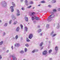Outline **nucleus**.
I'll return each mask as SVG.
<instances>
[{
  "mask_svg": "<svg viewBox=\"0 0 60 60\" xmlns=\"http://www.w3.org/2000/svg\"><path fill=\"white\" fill-rule=\"evenodd\" d=\"M42 44H43V42H42L40 43V47H41V46H42Z\"/></svg>",
  "mask_w": 60,
  "mask_h": 60,
  "instance_id": "nucleus-27",
  "label": "nucleus"
},
{
  "mask_svg": "<svg viewBox=\"0 0 60 60\" xmlns=\"http://www.w3.org/2000/svg\"><path fill=\"white\" fill-rule=\"evenodd\" d=\"M47 54V52L46 51H44L42 53V54L43 55H45Z\"/></svg>",
  "mask_w": 60,
  "mask_h": 60,
  "instance_id": "nucleus-7",
  "label": "nucleus"
},
{
  "mask_svg": "<svg viewBox=\"0 0 60 60\" xmlns=\"http://www.w3.org/2000/svg\"><path fill=\"white\" fill-rule=\"evenodd\" d=\"M49 60H52V58H50L49 59Z\"/></svg>",
  "mask_w": 60,
  "mask_h": 60,
  "instance_id": "nucleus-54",
  "label": "nucleus"
},
{
  "mask_svg": "<svg viewBox=\"0 0 60 60\" xmlns=\"http://www.w3.org/2000/svg\"><path fill=\"white\" fill-rule=\"evenodd\" d=\"M11 22H12V20H10V21L9 22V24H11Z\"/></svg>",
  "mask_w": 60,
  "mask_h": 60,
  "instance_id": "nucleus-29",
  "label": "nucleus"
},
{
  "mask_svg": "<svg viewBox=\"0 0 60 60\" xmlns=\"http://www.w3.org/2000/svg\"><path fill=\"white\" fill-rule=\"evenodd\" d=\"M38 51V50L37 49H35L33 50L32 52V53H34L35 52H37Z\"/></svg>",
  "mask_w": 60,
  "mask_h": 60,
  "instance_id": "nucleus-11",
  "label": "nucleus"
},
{
  "mask_svg": "<svg viewBox=\"0 0 60 60\" xmlns=\"http://www.w3.org/2000/svg\"><path fill=\"white\" fill-rule=\"evenodd\" d=\"M50 13L51 14H54V13L52 12H50Z\"/></svg>",
  "mask_w": 60,
  "mask_h": 60,
  "instance_id": "nucleus-41",
  "label": "nucleus"
},
{
  "mask_svg": "<svg viewBox=\"0 0 60 60\" xmlns=\"http://www.w3.org/2000/svg\"><path fill=\"white\" fill-rule=\"evenodd\" d=\"M15 46H17L18 47L19 46V44L17 43L16 44H15Z\"/></svg>",
  "mask_w": 60,
  "mask_h": 60,
  "instance_id": "nucleus-12",
  "label": "nucleus"
},
{
  "mask_svg": "<svg viewBox=\"0 0 60 60\" xmlns=\"http://www.w3.org/2000/svg\"><path fill=\"white\" fill-rule=\"evenodd\" d=\"M38 33H40V32H41V29H39L38 30Z\"/></svg>",
  "mask_w": 60,
  "mask_h": 60,
  "instance_id": "nucleus-26",
  "label": "nucleus"
},
{
  "mask_svg": "<svg viewBox=\"0 0 60 60\" xmlns=\"http://www.w3.org/2000/svg\"><path fill=\"white\" fill-rule=\"evenodd\" d=\"M59 27H60V26H59V23H58L57 25L56 28H59Z\"/></svg>",
  "mask_w": 60,
  "mask_h": 60,
  "instance_id": "nucleus-19",
  "label": "nucleus"
},
{
  "mask_svg": "<svg viewBox=\"0 0 60 60\" xmlns=\"http://www.w3.org/2000/svg\"><path fill=\"white\" fill-rule=\"evenodd\" d=\"M18 23L17 21H16L14 22L13 23V24L14 25H16L17 24V23Z\"/></svg>",
  "mask_w": 60,
  "mask_h": 60,
  "instance_id": "nucleus-15",
  "label": "nucleus"
},
{
  "mask_svg": "<svg viewBox=\"0 0 60 60\" xmlns=\"http://www.w3.org/2000/svg\"><path fill=\"white\" fill-rule=\"evenodd\" d=\"M41 50V49H43V47H41L40 48Z\"/></svg>",
  "mask_w": 60,
  "mask_h": 60,
  "instance_id": "nucleus-49",
  "label": "nucleus"
},
{
  "mask_svg": "<svg viewBox=\"0 0 60 60\" xmlns=\"http://www.w3.org/2000/svg\"><path fill=\"white\" fill-rule=\"evenodd\" d=\"M22 40H23V38H21V41H22Z\"/></svg>",
  "mask_w": 60,
  "mask_h": 60,
  "instance_id": "nucleus-50",
  "label": "nucleus"
},
{
  "mask_svg": "<svg viewBox=\"0 0 60 60\" xmlns=\"http://www.w3.org/2000/svg\"><path fill=\"white\" fill-rule=\"evenodd\" d=\"M56 9H54L53 10V12H56Z\"/></svg>",
  "mask_w": 60,
  "mask_h": 60,
  "instance_id": "nucleus-34",
  "label": "nucleus"
},
{
  "mask_svg": "<svg viewBox=\"0 0 60 60\" xmlns=\"http://www.w3.org/2000/svg\"><path fill=\"white\" fill-rule=\"evenodd\" d=\"M16 15L17 16H19V15H20V14L19 13H17L16 14Z\"/></svg>",
  "mask_w": 60,
  "mask_h": 60,
  "instance_id": "nucleus-42",
  "label": "nucleus"
},
{
  "mask_svg": "<svg viewBox=\"0 0 60 60\" xmlns=\"http://www.w3.org/2000/svg\"><path fill=\"white\" fill-rule=\"evenodd\" d=\"M0 4L2 5L3 7H5L7 5V3L5 1H2L1 2Z\"/></svg>",
  "mask_w": 60,
  "mask_h": 60,
  "instance_id": "nucleus-1",
  "label": "nucleus"
},
{
  "mask_svg": "<svg viewBox=\"0 0 60 60\" xmlns=\"http://www.w3.org/2000/svg\"><path fill=\"white\" fill-rule=\"evenodd\" d=\"M11 17H12V19H13L14 20H15V19H17V18L15 17V16H14V15H12Z\"/></svg>",
  "mask_w": 60,
  "mask_h": 60,
  "instance_id": "nucleus-9",
  "label": "nucleus"
},
{
  "mask_svg": "<svg viewBox=\"0 0 60 60\" xmlns=\"http://www.w3.org/2000/svg\"><path fill=\"white\" fill-rule=\"evenodd\" d=\"M34 23H36V21H34Z\"/></svg>",
  "mask_w": 60,
  "mask_h": 60,
  "instance_id": "nucleus-57",
  "label": "nucleus"
},
{
  "mask_svg": "<svg viewBox=\"0 0 60 60\" xmlns=\"http://www.w3.org/2000/svg\"><path fill=\"white\" fill-rule=\"evenodd\" d=\"M22 10H25V8H22Z\"/></svg>",
  "mask_w": 60,
  "mask_h": 60,
  "instance_id": "nucleus-45",
  "label": "nucleus"
},
{
  "mask_svg": "<svg viewBox=\"0 0 60 60\" xmlns=\"http://www.w3.org/2000/svg\"><path fill=\"white\" fill-rule=\"evenodd\" d=\"M46 40H48V38H46Z\"/></svg>",
  "mask_w": 60,
  "mask_h": 60,
  "instance_id": "nucleus-59",
  "label": "nucleus"
},
{
  "mask_svg": "<svg viewBox=\"0 0 60 60\" xmlns=\"http://www.w3.org/2000/svg\"><path fill=\"white\" fill-rule=\"evenodd\" d=\"M11 48L13 50V46H11Z\"/></svg>",
  "mask_w": 60,
  "mask_h": 60,
  "instance_id": "nucleus-48",
  "label": "nucleus"
},
{
  "mask_svg": "<svg viewBox=\"0 0 60 60\" xmlns=\"http://www.w3.org/2000/svg\"><path fill=\"white\" fill-rule=\"evenodd\" d=\"M1 20H0V23H1Z\"/></svg>",
  "mask_w": 60,
  "mask_h": 60,
  "instance_id": "nucleus-58",
  "label": "nucleus"
},
{
  "mask_svg": "<svg viewBox=\"0 0 60 60\" xmlns=\"http://www.w3.org/2000/svg\"><path fill=\"white\" fill-rule=\"evenodd\" d=\"M26 41H27V42H29L30 41V40H29L28 38H26Z\"/></svg>",
  "mask_w": 60,
  "mask_h": 60,
  "instance_id": "nucleus-22",
  "label": "nucleus"
},
{
  "mask_svg": "<svg viewBox=\"0 0 60 60\" xmlns=\"http://www.w3.org/2000/svg\"><path fill=\"white\" fill-rule=\"evenodd\" d=\"M2 43H3V41H2L0 42V45H2Z\"/></svg>",
  "mask_w": 60,
  "mask_h": 60,
  "instance_id": "nucleus-36",
  "label": "nucleus"
},
{
  "mask_svg": "<svg viewBox=\"0 0 60 60\" xmlns=\"http://www.w3.org/2000/svg\"><path fill=\"white\" fill-rule=\"evenodd\" d=\"M27 49H26V48H25V49H24V51H25V52H26V51H27Z\"/></svg>",
  "mask_w": 60,
  "mask_h": 60,
  "instance_id": "nucleus-30",
  "label": "nucleus"
},
{
  "mask_svg": "<svg viewBox=\"0 0 60 60\" xmlns=\"http://www.w3.org/2000/svg\"><path fill=\"white\" fill-rule=\"evenodd\" d=\"M52 52V50H49V53H51Z\"/></svg>",
  "mask_w": 60,
  "mask_h": 60,
  "instance_id": "nucleus-37",
  "label": "nucleus"
},
{
  "mask_svg": "<svg viewBox=\"0 0 60 60\" xmlns=\"http://www.w3.org/2000/svg\"><path fill=\"white\" fill-rule=\"evenodd\" d=\"M19 27H17L16 29V31L17 32H19Z\"/></svg>",
  "mask_w": 60,
  "mask_h": 60,
  "instance_id": "nucleus-10",
  "label": "nucleus"
},
{
  "mask_svg": "<svg viewBox=\"0 0 60 60\" xmlns=\"http://www.w3.org/2000/svg\"><path fill=\"white\" fill-rule=\"evenodd\" d=\"M25 4H26L27 3V0H25Z\"/></svg>",
  "mask_w": 60,
  "mask_h": 60,
  "instance_id": "nucleus-40",
  "label": "nucleus"
},
{
  "mask_svg": "<svg viewBox=\"0 0 60 60\" xmlns=\"http://www.w3.org/2000/svg\"><path fill=\"white\" fill-rule=\"evenodd\" d=\"M51 5H48V7H49V8H50V7H51Z\"/></svg>",
  "mask_w": 60,
  "mask_h": 60,
  "instance_id": "nucleus-33",
  "label": "nucleus"
},
{
  "mask_svg": "<svg viewBox=\"0 0 60 60\" xmlns=\"http://www.w3.org/2000/svg\"><path fill=\"white\" fill-rule=\"evenodd\" d=\"M15 38L16 39H17L18 38V35H16V36L15 37Z\"/></svg>",
  "mask_w": 60,
  "mask_h": 60,
  "instance_id": "nucleus-31",
  "label": "nucleus"
},
{
  "mask_svg": "<svg viewBox=\"0 0 60 60\" xmlns=\"http://www.w3.org/2000/svg\"><path fill=\"white\" fill-rule=\"evenodd\" d=\"M34 8H35L34 7H33V9H34Z\"/></svg>",
  "mask_w": 60,
  "mask_h": 60,
  "instance_id": "nucleus-56",
  "label": "nucleus"
},
{
  "mask_svg": "<svg viewBox=\"0 0 60 60\" xmlns=\"http://www.w3.org/2000/svg\"><path fill=\"white\" fill-rule=\"evenodd\" d=\"M21 2H22V1H23V0H21Z\"/></svg>",
  "mask_w": 60,
  "mask_h": 60,
  "instance_id": "nucleus-61",
  "label": "nucleus"
},
{
  "mask_svg": "<svg viewBox=\"0 0 60 60\" xmlns=\"http://www.w3.org/2000/svg\"><path fill=\"white\" fill-rule=\"evenodd\" d=\"M12 4L13 6H11L10 7V9L11 10V12H13L14 11V9H13V7L15 6V4L14 3V2H12Z\"/></svg>",
  "mask_w": 60,
  "mask_h": 60,
  "instance_id": "nucleus-3",
  "label": "nucleus"
},
{
  "mask_svg": "<svg viewBox=\"0 0 60 60\" xmlns=\"http://www.w3.org/2000/svg\"><path fill=\"white\" fill-rule=\"evenodd\" d=\"M20 26L21 29H23V25H20Z\"/></svg>",
  "mask_w": 60,
  "mask_h": 60,
  "instance_id": "nucleus-32",
  "label": "nucleus"
},
{
  "mask_svg": "<svg viewBox=\"0 0 60 60\" xmlns=\"http://www.w3.org/2000/svg\"><path fill=\"white\" fill-rule=\"evenodd\" d=\"M35 13L34 12H31L30 14V16H34L35 14Z\"/></svg>",
  "mask_w": 60,
  "mask_h": 60,
  "instance_id": "nucleus-4",
  "label": "nucleus"
},
{
  "mask_svg": "<svg viewBox=\"0 0 60 60\" xmlns=\"http://www.w3.org/2000/svg\"><path fill=\"white\" fill-rule=\"evenodd\" d=\"M38 6H40V5H39Z\"/></svg>",
  "mask_w": 60,
  "mask_h": 60,
  "instance_id": "nucleus-64",
  "label": "nucleus"
},
{
  "mask_svg": "<svg viewBox=\"0 0 60 60\" xmlns=\"http://www.w3.org/2000/svg\"><path fill=\"white\" fill-rule=\"evenodd\" d=\"M24 52V51L23 50H22V51H20V53L21 54H23Z\"/></svg>",
  "mask_w": 60,
  "mask_h": 60,
  "instance_id": "nucleus-20",
  "label": "nucleus"
},
{
  "mask_svg": "<svg viewBox=\"0 0 60 60\" xmlns=\"http://www.w3.org/2000/svg\"><path fill=\"white\" fill-rule=\"evenodd\" d=\"M33 34H30L29 35V36L28 37L29 39H31L33 37Z\"/></svg>",
  "mask_w": 60,
  "mask_h": 60,
  "instance_id": "nucleus-6",
  "label": "nucleus"
},
{
  "mask_svg": "<svg viewBox=\"0 0 60 60\" xmlns=\"http://www.w3.org/2000/svg\"><path fill=\"white\" fill-rule=\"evenodd\" d=\"M34 18H35V16H32V20H34Z\"/></svg>",
  "mask_w": 60,
  "mask_h": 60,
  "instance_id": "nucleus-14",
  "label": "nucleus"
},
{
  "mask_svg": "<svg viewBox=\"0 0 60 60\" xmlns=\"http://www.w3.org/2000/svg\"><path fill=\"white\" fill-rule=\"evenodd\" d=\"M42 33H41L40 34V35H41V36H42Z\"/></svg>",
  "mask_w": 60,
  "mask_h": 60,
  "instance_id": "nucleus-53",
  "label": "nucleus"
},
{
  "mask_svg": "<svg viewBox=\"0 0 60 60\" xmlns=\"http://www.w3.org/2000/svg\"><path fill=\"white\" fill-rule=\"evenodd\" d=\"M25 31L26 32H27L28 30V28L27 27H25Z\"/></svg>",
  "mask_w": 60,
  "mask_h": 60,
  "instance_id": "nucleus-13",
  "label": "nucleus"
},
{
  "mask_svg": "<svg viewBox=\"0 0 60 60\" xmlns=\"http://www.w3.org/2000/svg\"><path fill=\"white\" fill-rule=\"evenodd\" d=\"M41 3H45V2L44 1H41Z\"/></svg>",
  "mask_w": 60,
  "mask_h": 60,
  "instance_id": "nucleus-43",
  "label": "nucleus"
},
{
  "mask_svg": "<svg viewBox=\"0 0 60 60\" xmlns=\"http://www.w3.org/2000/svg\"><path fill=\"white\" fill-rule=\"evenodd\" d=\"M53 33H54V31H52L51 33V35H52V34H53Z\"/></svg>",
  "mask_w": 60,
  "mask_h": 60,
  "instance_id": "nucleus-38",
  "label": "nucleus"
},
{
  "mask_svg": "<svg viewBox=\"0 0 60 60\" xmlns=\"http://www.w3.org/2000/svg\"><path fill=\"white\" fill-rule=\"evenodd\" d=\"M49 24H48L46 25V28L47 29H48V28H49Z\"/></svg>",
  "mask_w": 60,
  "mask_h": 60,
  "instance_id": "nucleus-16",
  "label": "nucleus"
},
{
  "mask_svg": "<svg viewBox=\"0 0 60 60\" xmlns=\"http://www.w3.org/2000/svg\"><path fill=\"white\" fill-rule=\"evenodd\" d=\"M53 26H55V24H54L53 25Z\"/></svg>",
  "mask_w": 60,
  "mask_h": 60,
  "instance_id": "nucleus-60",
  "label": "nucleus"
},
{
  "mask_svg": "<svg viewBox=\"0 0 60 60\" xmlns=\"http://www.w3.org/2000/svg\"><path fill=\"white\" fill-rule=\"evenodd\" d=\"M2 59V56L1 55H0V59Z\"/></svg>",
  "mask_w": 60,
  "mask_h": 60,
  "instance_id": "nucleus-47",
  "label": "nucleus"
},
{
  "mask_svg": "<svg viewBox=\"0 0 60 60\" xmlns=\"http://www.w3.org/2000/svg\"><path fill=\"white\" fill-rule=\"evenodd\" d=\"M30 4H33V1H30Z\"/></svg>",
  "mask_w": 60,
  "mask_h": 60,
  "instance_id": "nucleus-35",
  "label": "nucleus"
},
{
  "mask_svg": "<svg viewBox=\"0 0 60 60\" xmlns=\"http://www.w3.org/2000/svg\"><path fill=\"white\" fill-rule=\"evenodd\" d=\"M17 13H19V10H17Z\"/></svg>",
  "mask_w": 60,
  "mask_h": 60,
  "instance_id": "nucleus-39",
  "label": "nucleus"
},
{
  "mask_svg": "<svg viewBox=\"0 0 60 60\" xmlns=\"http://www.w3.org/2000/svg\"><path fill=\"white\" fill-rule=\"evenodd\" d=\"M56 34H53V35H52V37H54V36H56Z\"/></svg>",
  "mask_w": 60,
  "mask_h": 60,
  "instance_id": "nucleus-28",
  "label": "nucleus"
},
{
  "mask_svg": "<svg viewBox=\"0 0 60 60\" xmlns=\"http://www.w3.org/2000/svg\"><path fill=\"white\" fill-rule=\"evenodd\" d=\"M31 7H32V6H30L27 7V9H29V8H31Z\"/></svg>",
  "mask_w": 60,
  "mask_h": 60,
  "instance_id": "nucleus-25",
  "label": "nucleus"
},
{
  "mask_svg": "<svg viewBox=\"0 0 60 60\" xmlns=\"http://www.w3.org/2000/svg\"><path fill=\"white\" fill-rule=\"evenodd\" d=\"M23 60H26V59H23Z\"/></svg>",
  "mask_w": 60,
  "mask_h": 60,
  "instance_id": "nucleus-63",
  "label": "nucleus"
},
{
  "mask_svg": "<svg viewBox=\"0 0 60 60\" xmlns=\"http://www.w3.org/2000/svg\"><path fill=\"white\" fill-rule=\"evenodd\" d=\"M9 52V50H7L6 51V53H8Z\"/></svg>",
  "mask_w": 60,
  "mask_h": 60,
  "instance_id": "nucleus-51",
  "label": "nucleus"
},
{
  "mask_svg": "<svg viewBox=\"0 0 60 60\" xmlns=\"http://www.w3.org/2000/svg\"><path fill=\"white\" fill-rule=\"evenodd\" d=\"M7 25H8V23H6L4 24V26H7Z\"/></svg>",
  "mask_w": 60,
  "mask_h": 60,
  "instance_id": "nucleus-24",
  "label": "nucleus"
},
{
  "mask_svg": "<svg viewBox=\"0 0 60 60\" xmlns=\"http://www.w3.org/2000/svg\"><path fill=\"white\" fill-rule=\"evenodd\" d=\"M58 46H56L55 48V50L56 51V52L57 53V51H58Z\"/></svg>",
  "mask_w": 60,
  "mask_h": 60,
  "instance_id": "nucleus-8",
  "label": "nucleus"
},
{
  "mask_svg": "<svg viewBox=\"0 0 60 60\" xmlns=\"http://www.w3.org/2000/svg\"><path fill=\"white\" fill-rule=\"evenodd\" d=\"M58 10L59 11H60V8H59L58 9Z\"/></svg>",
  "mask_w": 60,
  "mask_h": 60,
  "instance_id": "nucleus-52",
  "label": "nucleus"
},
{
  "mask_svg": "<svg viewBox=\"0 0 60 60\" xmlns=\"http://www.w3.org/2000/svg\"><path fill=\"white\" fill-rule=\"evenodd\" d=\"M5 34H6V33L4 32L3 33V35L4 36V35H5Z\"/></svg>",
  "mask_w": 60,
  "mask_h": 60,
  "instance_id": "nucleus-44",
  "label": "nucleus"
},
{
  "mask_svg": "<svg viewBox=\"0 0 60 60\" xmlns=\"http://www.w3.org/2000/svg\"><path fill=\"white\" fill-rule=\"evenodd\" d=\"M25 4H26V5L27 6V5H28V3H25Z\"/></svg>",
  "mask_w": 60,
  "mask_h": 60,
  "instance_id": "nucleus-46",
  "label": "nucleus"
},
{
  "mask_svg": "<svg viewBox=\"0 0 60 60\" xmlns=\"http://www.w3.org/2000/svg\"><path fill=\"white\" fill-rule=\"evenodd\" d=\"M35 19L36 20H39L40 18L39 17H35Z\"/></svg>",
  "mask_w": 60,
  "mask_h": 60,
  "instance_id": "nucleus-18",
  "label": "nucleus"
},
{
  "mask_svg": "<svg viewBox=\"0 0 60 60\" xmlns=\"http://www.w3.org/2000/svg\"><path fill=\"white\" fill-rule=\"evenodd\" d=\"M38 28H40V26H38Z\"/></svg>",
  "mask_w": 60,
  "mask_h": 60,
  "instance_id": "nucleus-55",
  "label": "nucleus"
},
{
  "mask_svg": "<svg viewBox=\"0 0 60 60\" xmlns=\"http://www.w3.org/2000/svg\"><path fill=\"white\" fill-rule=\"evenodd\" d=\"M55 16V15L53 14L50 15L49 16V17L48 18L47 20L49 22H50L51 20H52L51 18H54Z\"/></svg>",
  "mask_w": 60,
  "mask_h": 60,
  "instance_id": "nucleus-2",
  "label": "nucleus"
},
{
  "mask_svg": "<svg viewBox=\"0 0 60 60\" xmlns=\"http://www.w3.org/2000/svg\"><path fill=\"white\" fill-rule=\"evenodd\" d=\"M25 46L26 47H29V45L28 44H25Z\"/></svg>",
  "mask_w": 60,
  "mask_h": 60,
  "instance_id": "nucleus-21",
  "label": "nucleus"
},
{
  "mask_svg": "<svg viewBox=\"0 0 60 60\" xmlns=\"http://www.w3.org/2000/svg\"><path fill=\"white\" fill-rule=\"evenodd\" d=\"M49 43H50V41H49Z\"/></svg>",
  "mask_w": 60,
  "mask_h": 60,
  "instance_id": "nucleus-62",
  "label": "nucleus"
},
{
  "mask_svg": "<svg viewBox=\"0 0 60 60\" xmlns=\"http://www.w3.org/2000/svg\"><path fill=\"white\" fill-rule=\"evenodd\" d=\"M56 2V1L55 0H52V3H55Z\"/></svg>",
  "mask_w": 60,
  "mask_h": 60,
  "instance_id": "nucleus-23",
  "label": "nucleus"
},
{
  "mask_svg": "<svg viewBox=\"0 0 60 60\" xmlns=\"http://www.w3.org/2000/svg\"><path fill=\"white\" fill-rule=\"evenodd\" d=\"M11 56L13 58V60H17V58L15 57V55H12Z\"/></svg>",
  "mask_w": 60,
  "mask_h": 60,
  "instance_id": "nucleus-5",
  "label": "nucleus"
},
{
  "mask_svg": "<svg viewBox=\"0 0 60 60\" xmlns=\"http://www.w3.org/2000/svg\"><path fill=\"white\" fill-rule=\"evenodd\" d=\"M25 20L26 21H28V18L27 17H25Z\"/></svg>",
  "mask_w": 60,
  "mask_h": 60,
  "instance_id": "nucleus-17",
  "label": "nucleus"
}]
</instances>
